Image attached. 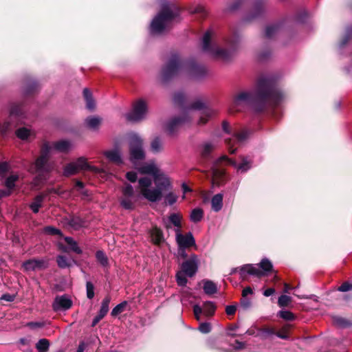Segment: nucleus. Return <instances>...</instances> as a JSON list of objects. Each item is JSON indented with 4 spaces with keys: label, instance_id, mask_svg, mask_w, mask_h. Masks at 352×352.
Here are the masks:
<instances>
[{
    "label": "nucleus",
    "instance_id": "49",
    "mask_svg": "<svg viewBox=\"0 0 352 352\" xmlns=\"http://www.w3.org/2000/svg\"><path fill=\"white\" fill-rule=\"evenodd\" d=\"M86 289L87 298L89 299H92L94 296V286L91 282H87Z\"/></svg>",
    "mask_w": 352,
    "mask_h": 352
},
{
    "label": "nucleus",
    "instance_id": "57",
    "mask_svg": "<svg viewBox=\"0 0 352 352\" xmlns=\"http://www.w3.org/2000/svg\"><path fill=\"white\" fill-rule=\"evenodd\" d=\"M83 187H84L83 183L80 181H77L76 182L74 188L76 189L80 192H81L82 194L87 195L85 192L82 191Z\"/></svg>",
    "mask_w": 352,
    "mask_h": 352
},
{
    "label": "nucleus",
    "instance_id": "61",
    "mask_svg": "<svg viewBox=\"0 0 352 352\" xmlns=\"http://www.w3.org/2000/svg\"><path fill=\"white\" fill-rule=\"evenodd\" d=\"M252 294H253V291L251 289V287H247L244 288L242 292V297H247L248 295Z\"/></svg>",
    "mask_w": 352,
    "mask_h": 352
},
{
    "label": "nucleus",
    "instance_id": "32",
    "mask_svg": "<svg viewBox=\"0 0 352 352\" xmlns=\"http://www.w3.org/2000/svg\"><path fill=\"white\" fill-rule=\"evenodd\" d=\"M19 179V175L17 174H12L10 175L5 181V186L7 190H10L12 192V189L15 186V182Z\"/></svg>",
    "mask_w": 352,
    "mask_h": 352
},
{
    "label": "nucleus",
    "instance_id": "63",
    "mask_svg": "<svg viewBox=\"0 0 352 352\" xmlns=\"http://www.w3.org/2000/svg\"><path fill=\"white\" fill-rule=\"evenodd\" d=\"M104 316H102L99 314L94 318L92 321L91 326L95 327L102 318Z\"/></svg>",
    "mask_w": 352,
    "mask_h": 352
},
{
    "label": "nucleus",
    "instance_id": "39",
    "mask_svg": "<svg viewBox=\"0 0 352 352\" xmlns=\"http://www.w3.org/2000/svg\"><path fill=\"white\" fill-rule=\"evenodd\" d=\"M151 148L153 153H158L162 149V143L159 138H155L151 144Z\"/></svg>",
    "mask_w": 352,
    "mask_h": 352
},
{
    "label": "nucleus",
    "instance_id": "8",
    "mask_svg": "<svg viewBox=\"0 0 352 352\" xmlns=\"http://www.w3.org/2000/svg\"><path fill=\"white\" fill-rule=\"evenodd\" d=\"M102 168H99L96 166L89 165L86 158L81 157L76 161L67 164L63 170L65 176H70L75 175L81 170H90L95 173L105 172L107 170V166L103 162H101Z\"/></svg>",
    "mask_w": 352,
    "mask_h": 352
},
{
    "label": "nucleus",
    "instance_id": "11",
    "mask_svg": "<svg viewBox=\"0 0 352 352\" xmlns=\"http://www.w3.org/2000/svg\"><path fill=\"white\" fill-rule=\"evenodd\" d=\"M147 113V104L146 102L140 99L133 106L132 110L126 114V120L132 122H138L142 120Z\"/></svg>",
    "mask_w": 352,
    "mask_h": 352
},
{
    "label": "nucleus",
    "instance_id": "28",
    "mask_svg": "<svg viewBox=\"0 0 352 352\" xmlns=\"http://www.w3.org/2000/svg\"><path fill=\"white\" fill-rule=\"evenodd\" d=\"M83 96L86 100V107L89 110H94L95 108V101L92 98V94L87 88L84 89Z\"/></svg>",
    "mask_w": 352,
    "mask_h": 352
},
{
    "label": "nucleus",
    "instance_id": "24",
    "mask_svg": "<svg viewBox=\"0 0 352 352\" xmlns=\"http://www.w3.org/2000/svg\"><path fill=\"white\" fill-rule=\"evenodd\" d=\"M150 235L153 243L155 244L159 245L164 241L162 231L156 227L151 230Z\"/></svg>",
    "mask_w": 352,
    "mask_h": 352
},
{
    "label": "nucleus",
    "instance_id": "31",
    "mask_svg": "<svg viewBox=\"0 0 352 352\" xmlns=\"http://www.w3.org/2000/svg\"><path fill=\"white\" fill-rule=\"evenodd\" d=\"M204 217V211L199 208H195L192 210L190 219L194 223L199 222Z\"/></svg>",
    "mask_w": 352,
    "mask_h": 352
},
{
    "label": "nucleus",
    "instance_id": "52",
    "mask_svg": "<svg viewBox=\"0 0 352 352\" xmlns=\"http://www.w3.org/2000/svg\"><path fill=\"white\" fill-rule=\"evenodd\" d=\"M10 130H11V125L9 122L0 124V133L2 135L6 134Z\"/></svg>",
    "mask_w": 352,
    "mask_h": 352
},
{
    "label": "nucleus",
    "instance_id": "14",
    "mask_svg": "<svg viewBox=\"0 0 352 352\" xmlns=\"http://www.w3.org/2000/svg\"><path fill=\"white\" fill-rule=\"evenodd\" d=\"M226 162L227 164L231 165L237 169V171L241 173L247 171L251 167L252 161L248 157H242L241 164H238L234 160L228 158L227 156L223 155L221 157L217 163Z\"/></svg>",
    "mask_w": 352,
    "mask_h": 352
},
{
    "label": "nucleus",
    "instance_id": "33",
    "mask_svg": "<svg viewBox=\"0 0 352 352\" xmlns=\"http://www.w3.org/2000/svg\"><path fill=\"white\" fill-rule=\"evenodd\" d=\"M111 301V297L107 296L102 301L101 307L99 311V314L102 316H105L109 311V305Z\"/></svg>",
    "mask_w": 352,
    "mask_h": 352
},
{
    "label": "nucleus",
    "instance_id": "25",
    "mask_svg": "<svg viewBox=\"0 0 352 352\" xmlns=\"http://www.w3.org/2000/svg\"><path fill=\"white\" fill-rule=\"evenodd\" d=\"M212 209L215 211H219L223 206V195L221 193L215 195L211 200Z\"/></svg>",
    "mask_w": 352,
    "mask_h": 352
},
{
    "label": "nucleus",
    "instance_id": "4",
    "mask_svg": "<svg viewBox=\"0 0 352 352\" xmlns=\"http://www.w3.org/2000/svg\"><path fill=\"white\" fill-rule=\"evenodd\" d=\"M214 32L209 30L203 36L202 48L203 50L213 58L227 60L231 56L232 52L234 51L239 43V38L234 36L228 41V47L229 50H225L220 47L214 41Z\"/></svg>",
    "mask_w": 352,
    "mask_h": 352
},
{
    "label": "nucleus",
    "instance_id": "1",
    "mask_svg": "<svg viewBox=\"0 0 352 352\" xmlns=\"http://www.w3.org/2000/svg\"><path fill=\"white\" fill-rule=\"evenodd\" d=\"M283 98V94L274 89L273 81L268 78H260L256 91H243L236 96L233 108L239 111L241 104H252L255 110L261 111L266 104L278 105Z\"/></svg>",
    "mask_w": 352,
    "mask_h": 352
},
{
    "label": "nucleus",
    "instance_id": "5",
    "mask_svg": "<svg viewBox=\"0 0 352 352\" xmlns=\"http://www.w3.org/2000/svg\"><path fill=\"white\" fill-rule=\"evenodd\" d=\"M191 109L201 110L199 113V124H204L209 118L215 115L216 112L210 108H204V104L201 100L195 102L190 108L186 109L181 118H175L170 120L166 126V129L170 134H173L181 125L189 120L191 116Z\"/></svg>",
    "mask_w": 352,
    "mask_h": 352
},
{
    "label": "nucleus",
    "instance_id": "53",
    "mask_svg": "<svg viewBox=\"0 0 352 352\" xmlns=\"http://www.w3.org/2000/svg\"><path fill=\"white\" fill-rule=\"evenodd\" d=\"M50 193H55V194H57L58 195H61L63 197H64L65 194H66L67 196L69 195V192L62 191L59 188H51V189H49L47 191V192L45 193V195H46V196H47L48 194H50Z\"/></svg>",
    "mask_w": 352,
    "mask_h": 352
},
{
    "label": "nucleus",
    "instance_id": "56",
    "mask_svg": "<svg viewBox=\"0 0 352 352\" xmlns=\"http://www.w3.org/2000/svg\"><path fill=\"white\" fill-rule=\"evenodd\" d=\"M236 310V307L235 305H228L226 307V314L228 316H233Z\"/></svg>",
    "mask_w": 352,
    "mask_h": 352
},
{
    "label": "nucleus",
    "instance_id": "48",
    "mask_svg": "<svg viewBox=\"0 0 352 352\" xmlns=\"http://www.w3.org/2000/svg\"><path fill=\"white\" fill-rule=\"evenodd\" d=\"M211 324L209 322H202L200 323L198 327V329L200 332L203 333H208L211 331Z\"/></svg>",
    "mask_w": 352,
    "mask_h": 352
},
{
    "label": "nucleus",
    "instance_id": "40",
    "mask_svg": "<svg viewBox=\"0 0 352 352\" xmlns=\"http://www.w3.org/2000/svg\"><path fill=\"white\" fill-rule=\"evenodd\" d=\"M96 257L98 260V261L102 265V266H107L108 265V258L105 254L102 251H97L96 254Z\"/></svg>",
    "mask_w": 352,
    "mask_h": 352
},
{
    "label": "nucleus",
    "instance_id": "35",
    "mask_svg": "<svg viewBox=\"0 0 352 352\" xmlns=\"http://www.w3.org/2000/svg\"><path fill=\"white\" fill-rule=\"evenodd\" d=\"M65 241L69 246L71 250L78 254L82 253V250L78 247L77 242L74 241L72 237L67 236L65 238Z\"/></svg>",
    "mask_w": 352,
    "mask_h": 352
},
{
    "label": "nucleus",
    "instance_id": "23",
    "mask_svg": "<svg viewBox=\"0 0 352 352\" xmlns=\"http://www.w3.org/2000/svg\"><path fill=\"white\" fill-rule=\"evenodd\" d=\"M45 196L46 195L45 194L37 195L34 199L33 201L30 204V208L34 213L38 212L40 208H41L43 206V200Z\"/></svg>",
    "mask_w": 352,
    "mask_h": 352
},
{
    "label": "nucleus",
    "instance_id": "30",
    "mask_svg": "<svg viewBox=\"0 0 352 352\" xmlns=\"http://www.w3.org/2000/svg\"><path fill=\"white\" fill-rule=\"evenodd\" d=\"M204 291L208 295H212L217 292V287L214 283L211 280H206L204 282Z\"/></svg>",
    "mask_w": 352,
    "mask_h": 352
},
{
    "label": "nucleus",
    "instance_id": "26",
    "mask_svg": "<svg viewBox=\"0 0 352 352\" xmlns=\"http://www.w3.org/2000/svg\"><path fill=\"white\" fill-rule=\"evenodd\" d=\"M101 123V118L97 116H90L86 118L85 124L91 129L97 130Z\"/></svg>",
    "mask_w": 352,
    "mask_h": 352
},
{
    "label": "nucleus",
    "instance_id": "9",
    "mask_svg": "<svg viewBox=\"0 0 352 352\" xmlns=\"http://www.w3.org/2000/svg\"><path fill=\"white\" fill-rule=\"evenodd\" d=\"M272 270V263L267 258L263 259L258 265H245L239 270L240 276L245 278L248 274L254 275L258 277L265 275Z\"/></svg>",
    "mask_w": 352,
    "mask_h": 352
},
{
    "label": "nucleus",
    "instance_id": "6",
    "mask_svg": "<svg viewBox=\"0 0 352 352\" xmlns=\"http://www.w3.org/2000/svg\"><path fill=\"white\" fill-rule=\"evenodd\" d=\"M183 69L194 77H198L205 72L202 67L195 64L182 63L178 56L173 54L162 69V74L164 79H167L177 75Z\"/></svg>",
    "mask_w": 352,
    "mask_h": 352
},
{
    "label": "nucleus",
    "instance_id": "29",
    "mask_svg": "<svg viewBox=\"0 0 352 352\" xmlns=\"http://www.w3.org/2000/svg\"><path fill=\"white\" fill-rule=\"evenodd\" d=\"M16 135L21 140H27L29 137L34 135V133L30 129L21 127L16 131Z\"/></svg>",
    "mask_w": 352,
    "mask_h": 352
},
{
    "label": "nucleus",
    "instance_id": "3",
    "mask_svg": "<svg viewBox=\"0 0 352 352\" xmlns=\"http://www.w3.org/2000/svg\"><path fill=\"white\" fill-rule=\"evenodd\" d=\"M155 188L151 187L152 180L144 177L138 180V190L142 196L151 202L160 200L162 197V192L171 188L172 184L170 178L162 172H160L153 178Z\"/></svg>",
    "mask_w": 352,
    "mask_h": 352
},
{
    "label": "nucleus",
    "instance_id": "2",
    "mask_svg": "<svg viewBox=\"0 0 352 352\" xmlns=\"http://www.w3.org/2000/svg\"><path fill=\"white\" fill-rule=\"evenodd\" d=\"M72 147L71 142L66 140H61L57 142H45L42 144L39 157L32 164L29 171L32 173L38 174L32 181L34 187H38L47 180V175L52 170V168L48 164V160L53 151L67 153Z\"/></svg>",
    "mask_w": 352,
    "mask_h": 352
},
{
    "label": "nucleus",
    "instance_id": "17",
    "mask_svg": "<svg viewBox=\"0 0 352 352\" xmlns=\"http://www.w3.org/2000/svg\"><path fill=\"white\" fill-rule=\"evenodd\" d=\"M176 241L179 247L190 248L195 244V241L192 234L189 232L186 235L180 232V230L176 229Z\"/></svg>",
    "mask_w": 352,
    "mask_h": 352
},
{
    "label": "nucleus",
    "instance_id": "34",
    "mask_svg": "<svg viewBox=\"0 0 352 352\" xmlns=\"http://www.w3.org/2000/svg\"><path fill=\"white\" fill-rule=\"evenodd\" d=\"M50 343L47 339L43 338L38 341L36 348L38 352H46L48 351Z\"/></svg>",
    "mask_w": 352,
    "mask_h": 352
},
{
    "label": "nucleus",
    "instance_id": "47",
    "mask_svg": "<svg viewBox=\"0 0 352 352\" xmlns=\"http://www.w3.org/2000/svg\"><path fill=\"white\" fill-rule=\"evenodd\" d=\"M278 316L285 320H293L294 319V315L289 311H280Z\"/></svg>",
    "mask_w": 352,
    "mask_h": 352
},
{
    "label": "nucleus",
    "instance_id": "37",
    "mask_svg": "<svg viewBox=\"0 0 352 352\" xmlns=\"http://www.w3.org/2000/svg\"><path fill=\"white\" fill-rule=\"evenodd\" d=\"M181 220L182 215L179 213H173L169 216V221L179 230L182 226Z\"/></svg>",
    "mask_w": 352,
    "mask_h": 352
},
{
    "label": "nucleus",
    "instance_id": "43",
    "mask_svg": "<svg viewBox=\"0 0 352 352\" xmlns=\"http://www.w3.org/2000/svg\"><path fill=\"white\" fill-rule=\"evenodd\" d=\"M278 27L276 25H269L265 29V36L267 38H272L278 32Z\"/></svg>",
    "mask_w": 352,
    "mask_h": 352
},
{
    "label": "nucleus",
    "instance_id": "51",
    "mask_svg": "<svg viewBox=\"0 0 352 352\" xmlns=\"http://www.w3.org/2000/svg\"><path fill=\"white\" fill-rule=\"evenodd\" d=\"M241 307L246 310L248 309L252 305L251 300L247 297H242L240 301Z\"/></svg>",
    "mask_w": 352,
    "mask_h": 352
},
{
    "label": "nucleus",
    "instance_id": "22",
    "mask_svg": "<svg viewBox=\"0 0 352 352\" xmlns=\"http://www.w3.org/2000/svg\"><path fill=\"white\" fill-rule=\"evenodd\" d=\"M140 171L144 174L151 175L153 178L160 172L157 166L154 163H148L143 165L140 168Z\"/></svg>",
    "mask_w": 352,
    "mask_h": 352
},
{
    "label": "nucleus",
    "instance_id": "21",
    "mask_svg": "<svg viewBox=\"0 0 352 352\" xmlns=\"http://www.w3.org/2000/svg\"><path fill=\"white\" fill-rule=\"evenodd\" d=\"M248 132L243 130L237 133H235L232 139H227L226 142L229 146H232L235 144L243 143L248 138Z\"/></svg>",
    "mask_w": 352,
    "mask_h": 352
},
{
    "label": "nucleus",
    "instance_id": "60",
    "mask_svg": "<svg viewBox=\"0 0 352 352\" xmlns=\"http://www.w3.org/2000/svg\"><path fill=\"white\" fill-rule=\"evenodd\" d=\"M88 343L85 342H82L78 346V350L76 352H83L85 350H88L87 347Z\"/></svg>",
    "mask_w": 352,
    "mask_h": 352
},
{
    "label": "nucleus",
    "instance_id": "55",
    "mask_svg": "<svg viewBox=\"0 0 352 352\" xmlns=\"http://www.w3.org/2000/svg\"><path fill=\"white\" fill-rule=\"evenodd\" d=\"M351 289H352V284L347 282L342 283L338 288V290L340 292H347Z\"/></svg>",
    "mask_w": 352,
    "mask_h": 352
},
{
    "label": "nucleus",
    "instance_id": "46",
    "mask_svg": "<svg viewBox=\"0 0 352 352\" xmlns=\"http://www.w3.org/2000/svg\"><path fill=\"white\" fill-rule=\"evenodd\" d=\"M214 146L212 143H209V142L205 143L203 145V148H202V151H201L202 155L204 157L208 156L210 154V153L214 149Z\"/></svg>",
    "mask_w": 352,
    "mask_h": 352
},
{
    "label": "nucleus",
    "instance_id": "38",
    "mask_svg": "<svg viewBox=\"0 0 352 352\" xmlns=\"http://www.w3.org/2000/svg\"><path fill=\"white\" fill-rule=\"evenodd\" d=\"M58 265L60 268L69 267L72 265V261H69L65 256H58L56 258Z\"/></svg>",
    "mask_w": 352,
    "mask_h": 352
},
{
    "label": "nucleus",
    "instance_id": "18",
    "mask_svg": "<svg viewBox=\"0 0 352 352\" xmlns=\"http://www.w3.org/2000/svg\"><path fill=\"white\" fill-rule=\"evenodd\" d=\"M274 333H275L274 329H273V328L267 327V328L259 329L255 326L251 327L246 331V333L250 336H258L263 339H265V338H270L271 336H273Z\"/></svg>",
    "mask_w": 352,
    "mask_h": 352
},
{
    "label": "nucleus",
    "instance_id": "50",
    "mask_svg": "<svg viewBox=\"0 0 352 352\" xmlns=\"http://www.w3.org/2000/svg\"><path fill=\"white\" fill-rule=\"evenodd\" d=\"M43 230L45 233H47L48 234H51V235H60L61 234L60 230L56 229L52 226H47V227L44 228Z\"/></svg>",
    "mask_w": 352,
    "mask_h": 352
},
{
    "label": "nucleus",
    "instance_id": "20",
    "mask_svg": "<svg viewBox=\"0 0 352 352\" xmlns=\"http://www.w3.org/2000/svg\"><path fill=\"white\" fill-rule=\"evenodd\" d=\"M103 154L109 162L117 165L122 164L121 153L118 148L105 151Z\"/></svg>",
    "mask_w": 352,
    "mask_h": 352
},
{
    "label": "nucleus",
    "instance_id": "41",
    "mask_svg": "<svg viewBox=\"0 0 352 352\" xmlns=\"http://www.w3.org/2000/svg\"><path fill=\"white\" fill-rule=\"evenodd\" d=\"M186 274L182 270L176 274L177 283L180 286H185L187 283Z\"/></svg>",
    "mask_w": 352,
    "mask_h": 352
},
{
    "label": "nucleus",
    "instance_id": "13",
    "mask_svg": "<svg viewBox=\"0 0 352 352\" xmlns=\"http://www.w3.org/2000/svg\"><path fill=\"white\" fill-rule=\"evenodd\" d=\"M216 309V307L213 302L210 301L205 302L202 307L198 305H195L193 307V312L195 318L197 320H200L201 315L204 314L206 316H211L214 314Z\"/></svg>",
    "mask_w": 352,
    "mask_h": 352
},
{
    "label": "nucleus",
    "instance_id": "19",
    "mask_svg": "<svg viewBox=\"0 0 352 352\" xmlns=\"http://www.w3.org/2000/svg\"><path fill=\"white\" fill-rule=\"evenodd\" d=\"M47 267V262L43 259H30L23 263V267L25 271H35Z\"/></svg>",
    "mask_w": 352,
    "mask_h": 352
},
{
    "label": "nucleus",
    "instance_id": "42",
    "mask_svg": "<svg viewBox=\"0 0 352 352\" xmlns=\"http://www.w3.org/2000/svg\"><path fill=\"white\" fill-rule=\"evenodd\" d=\"M126 304L127 302L126 301H123L121 303L116 305L111 311V316H116L118 314H121L124 311L125 307L126 306Z\"/></svg>",
    "mask_w": 352,
    "mask_h": 352
},
{
    "label": "nucleus",
    "instance_id": "45",
    "mask_svg": "<svg viewBox=\"0 0 352 352\" xmlns=\"http://www.w3.org/2000/svg\"><path fill=\"white\" fill-rule=\"evenodd\" d=\"M292 302V298L286 296L281 295L278 298V304L280 307H285L289 305V304Z\"/></svg>",
    "mask_w": 352,
    "mask_h": 352
},
{
    "label": "nucleus",
    "instance_id": "27",
    "mask_svg": "<svg viewBox=\"0 0 352 352\" xmlns=\"http://www.w3.org/2000/svg\"><path fill=\"white\" fill-rule=\"evenodd\" d=\"M292 325L289 324H286L283 325L278 331H276L274 329V334L273 336H276L277 337L281 339H287L289 338V331L291 330Z\"/></svg>",
    "mask_w": 352,
    "mask_h": 352
},
{
    "label": "nucleus",
    "instance_id": "64",
    "mask_svg": "<svg viewBox=\"0 0 352 352\" xmlns=\"http://www.w3.org/2000/svg\"><path fill=\"white\" fill-rule=\"evenodd\" d=\"M237 329V327L236 326H230L228 330H227V334L228 336H235V334L233 333L234 331H235L236 329Z\"/></svg>",
    "mask_w": 352,
    "mask_h": 352
},
{
    "label": "nucleus",
    "instance_id": "44",
    "mask_svg": "<svg viewBox=\"0 0 352 352\" xmlns=\"http://www.w3.org/2000/svg\"><path fill=\"white\" fill-rule=\"evenodd\" d=\"M164 199L166 204L171 206L177 201L178 196L174 192H170L165 195Z\"/></svg>",
    "mask_w": 352,
    "mask_h": 352
},
{
    "label": "nucleus",
    "instance_id": "54",
    "mask_svg": "<svg viewBox=\"0 0 352 352\" xmlns=\"http://www.w3.org/2000/svg\"><path fill=\"white\" fill-rule=\"evenodd\" d=\"M184 98L185 96L184 94L179 92L175 94L173 100L176 104H180L182 103V102L184 100Z\"/></svg>",
    "mask_w": 352,
    "mask_h": 352
},
{
    "label": "nucleus",
    "instance_id": "15",
    "mask_svg": "<svg viewBox=\"0 0 352 352\" xmlns=\"http://www.w3.org/2000/svg\"><path fill=\"white\" fill-rule=\"evenodd\" d=\"M199 260L197 256L192 254L189 259L182 264L181 270L185 272L186 276L192 277L197 271Z\"/></svg>",
    "mask_w": 352,
    "mask_h": 352
},
{
    "label": "nucleus",
    "instance_id": "36",
    "mask_svg": "<svg viewBox=\"0 0 352 352\" xmlns=\"http://www.w3.org/2000/svg\"><path fill=\"white\" fill-rule=\"evenodd\" d=\"M333 322L338 327H346L351 324V322L340 316L333 318Z\"/></svg>",
    "mask_w": 352,
    "mask_h": 352
},
{
    "label": "nucleus",
    "instance_id": "16",
    "mask_svg": "<svg viewBox=\"0 0 352 352\" xmlns=\"http://www.w3.org/2000/svg\"><path fill=\"white\" fill-rule=\"evenodd\" d=\"M72 306V300L67 295L58 296L55 298L52 304L53 309L56 311H65Z\"/></svg>",
    "mask_w": 352,
    "mask_h": 352
},
{
    "label": "nucleus",
    "instance_id": "58",
    "mask_svg": "<svg viewBox=\"0 0 352 352\" xmlns=\"http://www.w3.org/2000/svg\"><path fill=\"white\" fill-rule=\"evenodd\" d=\"M126 178L131 182H134L137 179V174L134 172H129L126 173Z\"/></svg>",
    "mask_w": 352,
    "mask_h": 352
},
{
    "label": "nucleus",
    "instance_id": "10",
    "mask_svg": "<svg viewBox=\"0 0 352 352\" xmlns=\"http://www.w3.org/2000/svg\"><path fill=\"white\" fill-rule=\"evenodd\" d=\"M130 160L134 164L138 160L144 158V151L142 148V140L135 133L129 135Z\"/></svg>",
    "mask_w": 352,
    "mask_h": 352
},
{
    "label": "nucleus",
    "instance_id": "7",
    "mask_svg": "<svg viewBox=\"0 0 352 352\" xmlns=\"http://www.w3.org/2000/svg\"><path fill=\"white\" fill-rule=\"evenodd\" d=\"M177 16V11L172 5L164 4L161 12L151 23V32L153 34L163 33Z\"/></svg>",
    "mask_w": 352,
    "mask_h": 352
},
{
    "label": "nucleus",
    "instance_id": "59",
    "mask_svg": "<svg viewBox=\"0 0 352 352\" xmlns=\"http://www.w3.org/2000/svg\"><path fill=\"white\" fill-rule=\"evenodd\" d=\"M9 164L6 162L0 163V174H4L8 170Z\"/></svg>",
    "mask_w": 352,
    "mask_h": 352
},
{
    "label": "nucleus",
    "instance_id": "12",
    "mask_svg": "<svg viewBox=\"0 0 352 352\" xmlns=\"http://www.w3.org/2000/svg\"><path fill=\"white\" fill-rule=\"evenodd\" d=\"M138 198L134 195L133 188L131 185H126L122 189V197L120 199V205L126 210H132L135 207Z\"/></svg>",
    "mask_w": 352,
    "mask_h": 352
},
{
    "label": "nucleus",
    "instance_id": "62",
    "mask_svg": "<svg viewBox=\"0 0 352 352\" xmlns=\"http://www.w3.org/2000/svg\"><path fill=\"white\" fill-rule=\"evenodd\" d=\"M186 248H184V247H179V249H178V255L184 258L187 256V254L186 253Z\"/></svg>",
    "mask_w": 352,
    "mask_h": 352
}]
</instances>
